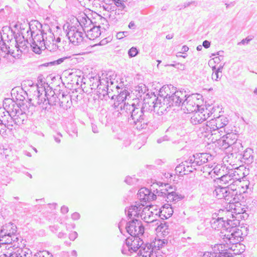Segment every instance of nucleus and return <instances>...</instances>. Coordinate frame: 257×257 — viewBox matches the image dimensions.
<instances>
[{"mask_svg": "<svg viewBox=\"0 0 257 257\" xmlns=\"http://www.w3.org/2000/svg\"><path fill=\"white\" fill-rule=\"evenodd\" d=\"M137 195L139 199L143 202H150L156 199V195L145 187L141 188Z\"/></svg>", "mask_w": 257, "mask_h": 257, "instance_id": "18", "label": "nucleus"}, {"mask_svg": "<svg viewBox=\"0 0 257 257\" xmlns=\"http://www.w3.org/2000/svg\"><path fill=\"white\" fill-rule=\"evenodd\" d=\"M212 166L210 167L209 165H205L203 167V169L201 170L203 173L206 172L209 175L212 174V169H211Z\"/></svg>", "mask_w": 257, "mask_h": 257, "instance_id": "50", "label": "nucleus"}, {"mask_svg": "<svg viewBox=\"0 0 257 257\" xmlns=\"http://www.w3.org/2000/svg\"><path fill=\"white\" fill-rule=\"evenodd\" d=\"M223 67H219L217 69H216V67L215 66L212 67V70H215L216 72H218L220 74H222V70Z\"/></svg>", "mask_w": 257, "mask_h": 257, "instance_id": "61", "label": "nucleus"}, {"mask_svg": "<svg viewBox=\"0 0 257 257\" xmlns=\"http://www.w3.org/2000/svg\"><path fill=\"white\" fill-rule=\"evenodd\" d=\"M217 247L219 251L218 253L215 252H211V254H213L215 257H231L232 256V253L228 252L227 249H222V244H217L216 246H215V248Z\"/></svg>", "mask_w": 257, "mask_h": 257, "instance_id": "36", "label": "nucleus"}, {"mask_svg": "<svg viewBox=\"0 0 257 257\" xmlns=\"http://www.w3.org/2000/svg\"><path fill=\"white\" fill-rule=\"evenodd\" d=\"M184 99L181 105V108L185 113L193 112L196 110L198 109L202 106H199L198 104H196L195 100L198 98L196 94L186 95V97Z\"/></svg>", "mask_w": 257, "mask_h": 257, "instance_id": "12", "label": "nucleus"}, {"mask_svg": "<svg viewBox=\"0 0 257 257\" xmlns=\"http://www.w3.org/2000/svg\"><path fill=\"white\" fill-rule=\"evenodd\" d=\"M78 236V234L76 231H73L69 235V238L71 240H74Z\"/></svg>", "mask_w": 257, "mask_h": 257, "instance_id": "52", "label": "nucleus"}, {"mask_svg": "<svg viewBox=\"0 0 257 257\" xmlns=\"http://www.w3.org/2000/svg\"><path fill=\"white\" fill-rule=\"evenodd\" d=\"M213 72L212 74V79L215 81H218L219 79L222 76V74H220L218 72L215 71V70H213Z\"/></svg>", "mask_w": 257, "mask_h": 257, "instance_id": "49", "label": "nucleus"}, {"mask_svg": "<svg viewBox=\"0 0 257 257\" xmlns=\"http://www.w3.org/2000/svg\"><path fill=\"white\" fill-rule=\"evenodd\" d=\"M62 137V136L60 134H57V135L54 136L55 141L57 143H60L61 142V138Z\"/></svg>", "mask_w": 257, "mask_h": 257, "instance_id": "53", "label": "nucleus"}, {"mask_svg": "<svg viewBox=\"0 0 257 257\" xmlns=\"http://www.w3.org/2000/svg\"><path fill=\"white\" fill-rule=\"evenodd\" d=\"M176 87H174L172 85H164L160 88L159 91V94L161 97L164 98V99H166L167 97L170 96L176 91Z\"/></svg>", "mask_w": 257, "mask_h": 257, "instance_id": "30", "label": "nucleus"}, {"mask_svg": "<svg viewBox=\"0 0 257 257\" xmlns=\"http://www.w3.org/2000/svg\"><path fill=\"white\" fill-rule=\"evenodd\" d=\"M254 152L251 148H247L243 152L242 155V161L247 164H251L254 160Z\"/></svg>", "mask_w": 257, "mask_h": 257, "instance_id": "32", "label": "nucleus"}, {"mask_svg": "<svg viewBox=\"0 0 257 257\" xmlns=\"http://www.w3.org/2000/svg\"><path fill=\"white\" fill-rule=\"evenodd\" d=\"M153 104V108L154 112H156L159 115H163L167 111V109L170 108L167 102L162 103L160 100H159L158 98H154V99L152 101Z\"/></svg>", "mask_w": 257, "mask_h": 257, "instance_id": "21", "label": "nucleus"}, {"mask_svg": "<svg viewBox=\"0 0 257 257\" xmlns=\"http://www.w3.org/2000/svg\"><path fill=\"white\" fill-rule=\"evenodd\" d=\"M42 257H53V255L48 251L44 250L42 252Z\"/></svg>", "mask_w": 257, "mask_h": 257, "instance_id": "54", "label": "nucleus"}, {"mask_svg": "<svg viewBox=\"0 0 257 257\" xmlns=\"http://www.w3.org/2000/svg\"><path fill=\"white\" fill-rule=\"evenodd\" d=\"M126 240H129L130 246L132 247L133 252H136L138 249L139 251L141 247L145 244H144L143 240L141 239L140 236H131V237H127Z\"/></svg>", "mask_w": 257, "mask_h": 257, "instance_id": "26", "label": "nucleus"}, {"mask_svg": "<svg viewBox=\"0 0 257 257\" xmlns=\"http://www.w3.org/2000/svg\"><path fill=\"white\" fill-rule=\"evenodd\" d=\"M50 229L51 231L53 232H55L58 230V226L57 225H53V226H50Z\"/></svg>", "mask_w": 257, "mask_h": 257, "instance_id": "62", "label": "nucleus"}, {"mask_svg": "<svg viewBox=\"0 0 257 257\" xmlns=\"http://www.w3.org/2000/svg\"><path fill=\"white\" fill-rule=\"evenodd\" d=\"M108 5L114 4L117 7L119 8L120 9L123 10L125 8V3L128 0H107Z\"/></svg>", "mask_w": 257, "mask_h": 257, "instance_id": "40", "label": "nucleus"}, {"mask_svg": "<svg viewBox=\"0 0 257 257\" xmlns=\"http://www.w3.org/2000/svg\"><path fill=\"white\" fill-rule=\"evenodd\" d=\"M71 96L64 92H59V106L65 110L70 108L72 105Z\"/></svg>", "mask_w": 257, "mask_h": 257, "instance_id": "24", "label": "nucleus"}, {"mask_svg": "<svg viewBox=\"0 0 257 257\" xmlns=\"http://www.w3.org/2000/svg\"><path fill=\"white\" fill-rule=\"evenodd\" d=\"M202 257H215V256L211 254V252L206 251L204 253Z\"/></svg>", "mask_w": 257, "mask_h": 257, "instance_id": "59", "label": "nucleus"}, {"mask_svg": "<svg viewBox=\"0 0 257 257\" xmlns=\"http://www.w3.org/2000/svg\"><path fill=\"white\" fill-rule=\"evenodd\" d=\"M17 226L13 223H9L2 226L0 230V242L6 241L7 238H13V236H17Z\"/></svg>", "mask_w": 257, "mask_h": 257, "instance_id": "13", "label": "nucleus"}, {"mask_svg": "<svg viewBox=\"0 0 257 257\" xmlns=\"http://www.w3.org/2000/svg\"><path fill=\"white\" fill-rule=\"evenodd\" d=\"M125 229L131 236L142 235L144 232V227L142 222L135 218L127 223Z\"/></svg>", "mask_w": 257, "mask_h": 257, "instance_id": "10", "label": "nucleus"}, {"mask_svg": "<svg viewBox=\"0 0 257 257\" xmlns=\"http://www.w3.org/2000/svg\"><path fill=\"white\" fill-rule=\"evenodd\" d=\"M174 92L172 95L167 97L166 99H164V101L167 102L170 107L181 106L184 99L186 97V91L180 90Z\"/></svg>", "mask_w": 257, "mask_h": 257, "instance_id": "14", "label": "nucleus"}, {"mask_svg": "<svg viewBox=\"0 0 257 257\" xmlns=\"http://www.w3.org/2000/svg\"><path fill=\"white\" fill-rule=\"evenodd\" d=\"M219 181V183L223 185L227 186L230 182L234 180L232 177L231 176V172L230 170H228L227 173L223 174L221 177L217 178Z\"/></svg>", "mask_w": 257, "mask_h": 257, "instance_id": "35", "label": "nucleus"}, {"mask_svg": "<svg viewBox=\"0 0 257 257\" xmlns=\"http://www.w3.org/2000/svg\"><path fill=\"white\" fill-rule=\"evenodd\" d=\"M57 236L60 238H65L66 236V233L62 232H60L58 234Z\"/></svg>", "mask_w": 257, "mask_h": 257, "instance_id": "64", "label": "nucleus"}, {"mask_svg": "<svg viewBox=\"0 0 257 257\" xmlns=\"http://www.w3.org/2000/svg\"><path fill=\"white\" fill-rule=\"evenodd\" d=\"M228 122V118L224 115H219L209 120V124L213 126V131H218L219 129L224 127Z\"/></svg>", "mask_w": 257, "mask_h": 257, "instance_id": "19", "label": "nucleus"}, {"mask_svg": "<svg viewBox=\"0 0 257 257\" xmlns=\"http://www.w3.org/2000/svg\"><path fill=\"white\" fill-rule=\"evenodd\" d=\"M4 122H4V120H0V124H1L2 126H4L5 128L7 127L10 130H13L14 124H15L13 116L12 117L10 115V119H8L6 122L5 121H4Z\"/></svg>", "mask_w": 257, "mask_h": 257, "instance_id": "41", "label": "nucleus"}, {"mask_svg": "<svg viewBox=\"0 0 257 257\" xmlns=\"http://www.w3.org/2000/svg\"><path fill=\"white\" fill-rule=\"evenodd\" d=\"M45 92V97L47 99V102L49 103L51 106L56 105L57 103H59V93L58 96L56 94L54 91H50V94H47L46 91Z\"/></svg>", "mask_w": 257, "mask_h": 257, "instance_id": "31", "label": "nucleus"}, {"mask_svg": "<svg viewBox=\"0 0 257 257\" xmlns=\"http://www.w3.org/2000/svg\"><path fill=\"white\" fill-rule=\"evenodd\" d=\"M190 118V122L193 125L201 123L206 120L214 112V107L208 108L202 106L194 111Z\"/></svg>", "mask_w": 257, "mask_h": 257, "instance_id": "7", "label": "nucleus"}, {"mask_svg": "<svg viewBox=\"0 0 257 257\" xmlns=\"http://www.w3.org/2000/svg\"><path fill=\"white\" fill-rule=\"evenodd\" d=\"M175 171L176 172L183 173L184 175H186L193 172L194 170L193 169L192 165H191V162L188 159L178 165L175 168Z\"/></svg>", "mask_w": 257, "mask_h": 257, "instance_id": "22", "label": "nucleus"}, {"mask_svg": "<svg viewBox=\"0 0 257 257\" xmlns=\"http://www.w3.org/2000/svg\"><path fill=\"white\" fill-rule=\"evenodd\" d=\"M100 26H94L93 25L90 28V29L86 30L85 33V37L89 40H94L98 38L101 34Z\"/></svg>", "mask_w": 257, "mask_h": 257, "instance_id": "28", "label": "nucleus"}, {"mask_svg": "<svg viewBox=\"0 0 257 257\" xmlns=\"http://www.w3.org/2000/svg\"><path fill=\"white\" fill-rule=\"evenodd\" d=\"M77 20L82 28V31L84 32H86L88 28L93 25L91 19L84 13L79 16Z\"/></svg>", "mask_w": 257, "mask_h": 257, "instance_id": "25", "label": "nucleus"}, {"mask_svg": "<svg viewBox=\"0 0 257 257\" xmlns=\"http://www.w3.org/2000/svg\"><path fill=\"white\" fill-rule=\"evenodd\" d=\"M234 200H235V202L228 203L229 207L231 210V212L226 210H222L220 213H225L227 214L228 217L231 216L232 218L241 219H246L248 216L247 213H246V208L239 202L236 198Z\"/></svg>", "mask_w": 257, "mask_h": 257, "instance_id": "6", "label": "nucleus"}, {"mask_svg": "<svg viewBox=\"0 0 257 257\" xmlns=\"http://www.w3.org/2000/svg\"><path fill=\"white\" fill-rule=\"evenodd\" d=\"M182 198L181 195H178L176 192L174 191L169 192L167 194L166 200L168 202L176 203V202L180 200Z\"/></svg>", "mask_w": 257, "mask_h": 257, "instance_id": "39", "label": "nucleus"}, {"mask_svg": "<svg viewBox=\"0 0 257 257\" xmlns=\"http://www.w3.org/2000/svg\"><path fill=\"white\" fill-rule=\"evenodd\" d=\"M128 27L131 29H135L136 27V24H135V22L134 21H131L129 23Z\"/></svg>", "mask_w": 257, "mask_h": 257, "instance_id": "60", "label": "nucleus"}, {"mask_svg": "<svg viewBox=\"0 0 257 257\" xmlns=\"http://www.w3.org/2000/svg\"><path fill=\"white\" fill-rule=\"evenodd\" d=\"M128 94L129 92L126 90L121 91L119 94L116 96V100L114 102L124 103V101L126 99V96Z\"/></svg>", "mask_w": 257, "mask_h": 257, "instance_id": "42", "label": "nucleus"}, {"mask_svg": "<svg viewBox=\"0 0 257 257\" xmlns=\"http://www.w3.org/2000/svg\"><path fill=\"white\" fill-rule=\"evenodd\" d=\"M202 46L205 48H208L210 46V42L207 40H205L203 42Z\"/></svg>", "mask_w": 257, "mask_h": 257, "instance_id": "58", "label": "nucleus"}, {"mask_svg": "<svg viewBox=\"0 0 257 257\" xmlns=\"http://www.w3.org/2000/svg\"><path fill=\"white\" fill-rule=\"evenodd\" d=\"M222 138L223 145L225 148L231 146L237 140L236 135L233 133H227Z\"/></svg>", "mask_w": 257, "mask_h": 257, "instance_id": "29", "label": "nucleus"}, {"mask_svg": "<svg viewBox=\"0 0 257 257\" xmlns=\"http://www.w3.org/2000/svg\"><path fill=\"white\" fill-rule=\"evenodd\" d=\"M143 207L144 205L142 204L133 205L127 209L125 208V213L130 218H132L133 217H139L140 215L142 217V215H141V213L145 211L144 210H142Z\"/></svg>", "mask_w": 257, "mask_h": 257, "instance_id": "20", "label": "nucleus"}, {"mask_svg": "<svg viewBox=\"0 0 257 257\" xmlns=\"http://www.w3.org/2000/svg\"><path fill=\"white\" fill-rule=\"evenodd\" d=\"M225 168V166L216 165L212 169V174L221 177L223 174L224 169Z\"/></svg>", "mask_w": 257, "mask_h": 257, "instance_id": "44", "label": "nucleus"}, {"mask_svg": "<svg viewBox=\"0 0 257 257\" xmlns=\"http://www.w3.org/2000/svg\"><path fill=\"white\" fill-rule=\"evenodd\" d=\"M139 52L136 47H132L128 51V54L130 57H134L136 56Z\"/></svg>", "mask_w": 257, "mask_h": 257, "instance_id": "47", "label": "nucleus"}, {"mask_svg": "<svg viewBox=\"0 0 257 257\" xmlns=\"http://www.w3.org/2000/svg\"><path fill=\"white\" fill-rule=\"evenodd\" d=\"M231 146L235 153L241 152L243 150L242 144L240 142H237V141Z\"/></svg>", "mask_w": 257, "mask_h": 257, "instance_id": "45", "label": "nucleus"}, {"mask_svg": "<svg viewBox=\"0 0 257 257\" xmlns=\"http://www.w3.org/2000/svg\"><path fill=\"white\" fill-rule=\"evenodd\" d=\"M129 240L125 239V243L122 246L121 249V252L126 255H130L131 253H133V248L132 247H130L129 244Z\"/></svg>", "mask_w": 257, "mask_h": 257, "instance_id": "43", "label": "nucleus"}, {"mask_svg": "<svg viewBox=\"0 0 257 257\" xmlns=\"http://www.w3.org/2000/svg\"><path fill=\"white\" fill-rule=\"evenodd\" d=\"M240 182L238 181L237 180H233L231 182H230L227 186H225L228 188L229 192L230 193V195H232V199L234 200L236 198V195L237 194V192L236 191V188L237 186V183H240Z\"/></svg>", "mask_w": 257, "mask_h": 257, "instance_id": "37", "label": "nucleus"}, {"mask_svg": "<svg viewBox=\"0 0 257 257\" xmlns=\"http://www.w3.org/2000/svg\"><path fill=\"white\" fill-rule=\"evenodd\" d=\"M12 35H11V39H9L7 40L8 43H13L15 45L14 46V50H15V52L16 53L20 54V58L21 57L22 53H27L29 51V46H30V41H28V40H25L24 37H23V40L20 41H18L16 39L13 40L12 39Z\"/></svg>", "mask_w": 257, "mask_h": 257, "instance_id": "15", "label": "nucleus"}, {"mask_svg": "<svg viewBox=\"0 0 257 257\" xmlns=\"http://www.w3.org/2000/svg\"><path fill=\"white\" fill-rule=\"evenodd\" d=\"M231 172V176L234 178V180L241 182V179H243L246 175L244 172L245 168L243 166H239L234 169H229Z\"/></svg>", "mask_w": 257, "mask_h": 257, "instance_id": "27", "label": "nucleus"}, {"mask_svg": "<svg viewBox=\"0 0 257 257\" xmlns=\"http://www.w3.org/2000/svg\"><path fill=\"white\" fill-rule=\"evenodd\" d=\"M128 35L129 32L128 31L119 32L116 34V37L118 39H121Z\"/></svg>", "mask_w": 257, "mask_h": 257, "instance_id": "48", "label": "nucleus"}, {"mask_svg": "<svg viewBox=\"0 0 257 257\" xmlns=\"http://www.w3.org/2000/svg\"><path fill=\"white\" fill-rule=\"evenodd\" d=\"M230 193L227 187L219 186L216 187L213 191V195L218 199H224L226 203L235 202V200L232 199V195Z\"/></svg>", "mask_w": 257, "mask_h": 257, "instance_id": "16", "label": "nucleus"}, {"mask_svg": "<svg viewBox=\"0 0 257 257\" xmlns=\"http://www.w3.org/2000/svg\"><path fill=\"white\" fill-rule=\"evenodd\" d=\"M92 131L94 133H98L99 132L98 128L95 124L92 123L91 124Z\"/></svg>", "mask_w": 257, "mask_h": 257, "instance_id": "57", "label": "nucleus"}, {"mask_svg": "<svg viewBox=\"0 0 257 257\" xmlns=\"http://www.w3.org/2000/svg\"><path fill=\"white\" fill-rule=\"evenodd\" d=\"M69 211L68 207L66 206L63 205L61 208V212L63 214L67 213Z\"/></svg>", "mask_w": 257, "mask_h": 257, "instance_id": "56", "label": "nucleus"}, {"mask_svg": "<svg viewBox=\"0 0 257 257\" xmlns=\"http://www.w3.org/2000/svg\"><path fill=\"white\" fill-rule=\"evenodd\" d=\"M143 107L133 104L130 117H128L130 120L131 119L133 120L136 128L139 130L146 128L150 123L147 115V112L146 113Z\"/></svg>", "mask_w": 257, "mask_h": 257, "instance_id": "3", "label": "nucleus"}, {"mask_svg": "<svg viewBox=\"0 0 257 257\" xmlns=\"http://www.w3.org/2000/svg\"><path fill=\"white\" fill-rule=\"evenodd\" d=\"M63 27L64 32L68 39L69 42L74 46H79L84 44L83 42L85 38L84 32L80 28L74 26L67 25Z\"/></svg>", "mask_w": 257, "mask_h": 257, "instance_id": "4", "label": "nucleus"}, {"mask_svg": "<svg viewBox=\"0 0 257 257\" xmlns=\"http://www.w3.org/2000/svg\"><path fill=\"white\" fill-rule=\"evenodd\" d=\"M168 241L165 239L155 238L151 243H146L141 247L140 250L138 253L137 257H151L154 255V252L162 248Z\"/></svg>", "mask_w": 257, "mask_h": 257, "instance_id": "5", "label": "nucleus"}, {"mask_svg": "<svg viewBox=\"0 0 257 257\" xmlns=\"http://www.w3.org/2000/svg\"><path fill=\"white\" fill-rule=\"evenodd\" d=\"M216 217H213L210 221L211 227L220 231V237L223 240L222 243L227 245L226 248L233 249V245L241 241L242 233L237 227L239 220H231L227 214L225 216L216 215Z\"/></svg>", "mask_w": 257, "mask_h": 257, "instance_id": "1", "label": "nucleus"}, {"mask_svg": "<svg viewBox=\"0 0 257 257\" xmlns=\"http://www.w3.org/2000/svg\"><path fill=\"white\" fill-rule=\"evenodd\" d=\"M124 181L129 185H132L135 183L136 181V179L135 178H133L130 176H127Z\"/></svg>", "mask_w": 257, "mask_h": 257, "instance_id": "51", "label": "nucleus"}, {"mask_svg": "<svg viewBox=\"0 0 257 257\" xmlns=\"http://www.w3.org/2000/svg\"><path fill=\"white\" fill-rule=\"evenodd\" d=\"M144 219L145 222H147L148 223H152L155 224V225H158L159 223L160 222V221L159 220L157 219H151V216L149 215V217H147L146 216L144 217Z\"/></svg>", "mask_w": 257, "mask_h": 257, "instance_id": "46", "label": "nucleus"}, {"mask_svg": "<svg viewBox=\"0 0 257 257\" xmlns=\"http://www.w3.org/2000/svg\"><path fill=\"white\" fill-rule=\"evenodd\" d=\"M44 41L45 47L43 49H47L51 51L58 49V46L55 43V37L53 33H49L48 35L46 33V35H45L44 37Z\"/></svg>", "mask_w": 257, "mask_h": 257, "instance_id": "23", "label": "nucleus"}, {"mask_svg": "<svg viewBox=\"0 0 257 257\" xmlns=\"http://www.w3.org/2000/svg\"><path fill=\"white\" fill-rule=\"evenodd\" d=\"M80 214L78 212H74L71 215V218L73 220H76L80 218Z\"/></svg>", "mask_w": 257, "mask_h": 257, "instance_id": "55", "label": "nucleus"}, {"mask_svg": "<svg viewBox=\"0 0 257 257\" xmlns=\"http://www.w3.org/2000/svg\"><path fill=\"white\" fill-rule=\"evenodd\" d=\"M32 88L34 90L35 94L33 100L36 99L37 100L36 104L41 105L42 111L44 110L45 112H49L51 110V105L47 102V99L44 97L41 92L45 91V88L43 87H39L38 84L34 85L33 83L31 85Z\"/></svg>", "mask_w": 257, "mask_h": 257, "instance_id": "8", "label": "nucleus"}, {"mask_svg": "<svg viewBox=\"0 0 257 257\" xmlns=\"http://www.w3.org/2000/svg\"><path fill=\"white\" fill-rule=\"evenodd\" d=\"M1 36L2 40L0 42H2V43H0V50L4 52L6 55L10 54L16 59H19L20 54L16 53L15 50H14V46L12 45L10 46V45H8L4 42L5 41H4V39L5 38V36H7L9 39V35L4 33L3 36L1 35Z\"/></svg>", "mask_w": 257, "mask_h": 257, "instance_id": "17", "label": "nucleus"}, {"mask_svg": "<svg viewBox=\"0 0 257 257\" xmlns=\"http://www.w3.org/2000/svg\"><path fill=\"white\" fill-rule=\"evenodd\" d=\"M251 40V39H248V38H246L245 39H243L240 43L244 45L245 44H248L250 41Z\"/></svg>", "mask_w": 257, "mask_h": 257, "instance_id": "63", "label": "nucleus"}, {"mask_svg": "<svg viewBox=\"0 0 257 257\" xmlns=\"http://www.w3.org/2000/svg\"><path fill=\"white\" fill-rule=\"evenodd\" d=\"M112 114L114 117L124 116L129 117L133 108V104L114 102L112 105Z\"/></svg>", "mask_w": 257, "mask_h": 257, "instance_id": "9", "label": "nucleus"}, {"mask_svg": "<svg viewBox=\"0 0 257 257\" xmlns=\"http://www.w3.org/2000/svg\"><path fill=\"white\" fill-rule=\"evenodd\" d=\"M189 159L192 165L194 170H196L197 167L212 160L213 156L209 153H196L190 156Z\"/></svg>", "mask_w": 257, "mask_h": 257, "instance_id": "11", "label": "nucleus"}, {"mask_svg": "<svg viewBox=\"0 0 257 257\" xmlns=\"http://www.w3.org/2000/svg\"><path fill=\"white\" fill-rule=\"evenodd\" d=\"M213 126H211L209 124V121H207L205 125L202 126L200 128L199 131L202 134V137L204 138H207L209 136V135L211 136L213 134L215 135L216 133L215 132V131H213Z\"/></svg>", "mask_w": 257, "mask_h": 257, "instance_id": "34", "label": "nucleus"}, {"mask_svg": "<svg viewBox=\"0 0 257 257\" xmlns=\"http://www.w3.org/2000/svg\"><path fill=\"white\" fill-rule=\"evenodd\" d=\"M32 38L30 39V46L32 51L36 54H40L45 47L44 37L46 33L38 28H42V25L37 21H32L29 24Z\"/></svg>", "mask_w": 257, "mask_h": 257, "instance_id": "2", "label": "nucleus"}, {"mask_svg": "<svg viewBox=\"0 0 257 257\" xmlns=\"http://www.w3.org/2000/svg\"><path fill=\"white\" fill-rule=\"evenodd\" d=\"M159 190L158 189H156V196L158 195L159 196H162V197H167V194H168V188H170V189H172V188H171V186L169 185V184H164V185H163V184H162V185L161 186H160V188H161ZM154 192H155V191H154Z\"/></svg>", "mask_w": 257, "mask_h": 257, "instance_id": "38", "label": "nucleus"}, {"mask_svg": "<svg viewBox=\"0 0 257 257\" xmlns=\"http://www.w3.org/2000/svg\"><path fill=\"white\" fill-rule=\"evenodd\" d=\"M13 118L15 124L19 126L25 124L27 120L26 114L19 111L16 112V114L13 116Z\"/></svg>", "mask_w": 257, "mask_h": 257, "instance_id": "33", "label": "nucleus"}]
</instances>
